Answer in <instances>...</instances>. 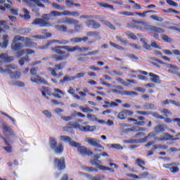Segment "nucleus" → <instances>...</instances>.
<instances>
[{
  "mask_svg": "<svg viewBox=\"0 0 180 180\" xmlns=\"http://www.w3.org/2000/svg\"><path fill=\"white\" fill-rule=\"evenodd\" d=\"M167 4H168V5H170V6H178V4H176V2L172 1V0H166Z\"/></svg>",
  "mask_w": 180,
  "mask_h": 180,
  "instance_id": "nucleus-61",
  "label": "nucleus"
},
{
  "mask_svg": "<svg viewBox=\"0 0 180 180\" xmlns=\"http://www.w3.org/2000/svg\"><path fill=\"white\" fill-rule=\"evenodd\" d=\"M77 146H73L75 147V148H77L78 153L81 154L82 155H86L88 154V149H86V147L85 146H81V143L77 142Z\"/></svg>",
  "mask_w": 180,
  "mask_h": 180,
  "instance_id": "nucleus-15",
  "label": "nucleus"
},
{
  "mask_svg": "<svg viewBox=\"0 0 180 180\" xmlns=\"http://www.w3.org/2000/svg\"><path fill=\"white\" fill-rule=\"evenodd\" d=\"M165 129H167V125L158 124L154 129L155 133H157V134L162 133V131H165Z\"/></svg>",
  "mask_w": 180,
  "mask_h": 180,
  "instance_id": "nucleus-21",
  "label": "nucleus"
},
{
  "mask_svg": "<svg viewBox=\"0 0 180 180\" xmlns=\"http://www.w3.org/2000/svg\"><path fill=\"white\" fill-rule=\"evenodd\" d=\"M161 39H162L164 41H166L167 43H169V41H171V38H169L168 36L165 34H162Z\"/></svg>",
  "mask_w": 180,
  "mask_h": 180,
  "instance_id": "nucleus-58",
  "label": "nucleus"
},
{
  "mask_svg": "<svg viewBox=\"0 0 180 180\" xmlns=\"http://www.w3.org/2000/svg\"><path fill=\"white\" fill-rule=\"evenodd\" d=\"M126 35L129 37V39H132V40L137 39V37L136 34H133V32H126Z\"/></svg>",
  "mask_w": 180,
  "mask_h": 180,
  "instance_id": "nucleus-45",
  "label": "nucleus"
},
{
  "mask_svg": "<svg viewBox=\"0 0 180 180\" xmlns=\"http://www.w3.org/2000/svg\"><path fill=\"white\" fill-rule=\"evenodd\" d=\"M161 113H163V115H165V116L167 117L168 115H172V112H171V111H169L168 109L167 108H164L163 110H162Z\"/></svg>",
  "mask_w": 180,
  "mask_h": 180,
  "instance_id": "nucleus-54",
  "label": "nucleus"
},
{
  "mask_svg": "<svg viewBox=\"0 0 180 180\" xmlns=\"http://www.w3.org/2000/svg\"><path fill=\"white\" fill-rule=\"evenodd\" d=\"M65 65H67V61H63L58 64H56L55 68H48V71L51 72V75H53V77H57L58 75L56 71H61V70H64Z\"/></svg>",
  "mask_w": 180,
  "mask_h": 180,
  "instance_id": "nucleus-4",
  "label": "nucleus"
},
{
  "mask_svg": "<svg viewBox=\"0 0 180 180\" xmlns=\"http://www.w3.org/2000/svg\"><path fill=\"white\" fill-rule=\"evenodd\" d=\"M13 84L15 85V86H21V87L25 86V84L21 81H17L14 82Z\"/></svg>",
  "mask_w": 180,
  "mask_h": 180,
  "instance_id": "nucleus-62",
  "label": "nucleus"
},
{
  "mask_svg": "<svg viewBox=\"0 0 180 180\" xmlns=\"http://www.w3.org/2000/svg\"><path fill=\"white\" fill-rule=\"evenodd\" d=\"M49 146L51 148H52V150L53 148H56V147L57 146V141L56 140L55 138H53V137L49 138Z\"/></svg>",
  "mask_w": 180,
  "mask_h": 180,
  "instance_id": "nucleus-29",
  "label": "nucleus"
},
{
  "mask_svg": "<svg viewBox=\"0 0 180 180\" xmlns=\"http://www.w3.org/2000/svg\"><path fill=\"white\" fill-rule=\"evenodd\" d=\"M29 61H30V58L29 57V56H25L22 57L18 60V63L20 64V65H25V63H29Z\"/></svg>",
  "mask_w": 180,
  "mask_h": 180,
  "instance_id": "nucleus-25",
  "label": "nucleus"
},
{
  "mask_svg": "<svg viewBox=\"0 0 180 180\" xmlns=\"http://www.w3.org/2000/svg\"><path fill=\"white\" fill-rule=\"evenodd\" d=\"M135 164L136 165H138L139 167H141L143 165H146V162H144V160H143L140 158H138V159H136Z\"/></svg>",
  "mask_w": 180,
  "mask_h": 180,
  "instance_id": "nucleus-44",
  "label": "nucleus"
},
{
  "mask_svg": "<svg viewBox=\"0 0 180 180\" xmlns=\"http://www.w3.org/2000/svg\"><path fill=\"white\" fill-rule=\"evenodd\" d=\"M151 19H153L154 20H157L158 22H163L164 18L161 17H158L157 15H151Z\"/></svg>",
  "mask_w": 180,
  "mask_h": 180,
  "instance_id": "nucleus-55",
  "label": "nucleus"
},
{
  "mask_svg": "<svg viewBox=\"0 0 180 180\" xmlns=\"http://www.w3.org/2000/svg\"><path fill=\"white\" fill-rule=\"evenodd\" d=\"M166 67H167V68H169L168 70V72H170L171 74H176V75H178V66H175L172 64L167 63L166 64Z\"/></svg>",
  "mask_w": 180,
  "mask_h": 180,
  "instance_id": "nucleus-18",
  "label": "nucleus"
},
{
  "mask_svg": "<svg viewBox=\"0 0 180 180\" xmlns=\"http://www.w3.org/2000/svg\"><path fill=\"white\" fill-rule=\"evenodd\" d=\"M54 164L58 167V169H64L65 168V159L64 158H61L60 159L55 158Z\"/></svg>",
  "mask_w": 180,
  "mask_h": 180,
  "instance_id": "nucleus-9",
  "label": "nucleus"
},
{
  "mask_svg": "<svg viewBox=\"0 0 180 180\" xmlns=\"http://www.w3.org/2000/svg\"><path fill=\"white\" fill-rule=\"evenodd\" d=\"M86 143H88L89 146L96 147V148H103V150L105 148L102 145H101V141L98 139L87 137L86 138Z\"/></svg>",
  "mask_w": 180,
  "mask_h": 180,
  "instance_id": "nucleus-5",
  "label": "nucleus"
},
{
  "mask_svg": "<svg viewBox=\"0 0 180 180\" xmlns=\"http://www.w3.org/2000/svg\"><path fill=\"white\" fill-rule=\"evenodd\" d=\"M52 6L55 9H58V11H65V6L59 5L57 3H52Z\"/></svg>",
  "mask_w": 180,
  "mask_h": 180,
  "instance_id": "nucleus-33",
  "label": "nucleus"
},
{
  "mask_svg": "<svg viewBox=\"0 0 180 180\" xmlns=\"http://www.w3.org/2000/svg\"><path fill=\"white\" fill-rule=\"evenodd\" d=\"M2 126L3 131L5 136H13V131L12 130V128H11V127H9L6 122H4Z\"/></svg>",
  "mask_w": 180,
  "mask_h": 180,
  "instance_id": "nucleus-12",
  "label": "nucleus"
},
{
  "mask_svg": "<svg viewBox=\"0 0 180 180\" xmlns=\"http://www.w3.org/2000/svg\"><path fill=\"white\" fill-rule=\"evenodd\" d=\"M75 77L74 76L65 75L63 79L60 80V84H65V82H68V81H74Z\"/></svg>",
  "mask_w": 180,
  "mask_h": 180,
  "instance_id": "nucleus-24",
  "label": "nucleus"
},
{
  "mask_svg": "<svg viewBox=\"0 0 180 180\" xmlns=\"http://www.w3.org/2000/svg\"><path fill=\"white\" fill-rule=\"evenodd\" d=\"M84 51L83 47H79V46H72V53H74L75 51Z\"/></svg>",
  "mask_w": 180,
  "mask_h": 180,
  "instance_id": "nucleus-47",
  "label": "nucleus"
},
{
  "mask_svg": "<svg viewBox=\"0 0 180 180\" xmlns=\"http://www.w3.org/2000/svg\"><path fill=\"white\" fill-rule=\"evenodd\" d=\"M0 58L4 60L5 63H11V61H13L14 58L13 56H9L6 53L0 54Z\"/></svg>",
  "mask_w": 180,
  "mask_h": 180,
  "instance_id": "nucleus-19",
  "label": "nucleus"
},
{
  "mask_svg": "<svg viewBox=\"0 0 180 180\" xmlns=\"http://www.w3.org/2000/svg\"><path fill=\"white\" fill-rule=\"evenodd\" d=\"M30 81L32 82H35V84H44V85H47V81L42 78L41 77L37 75V76H32L30 78Z\"/></svg>",
  "mask_w": 180,
  "mask_h": 180,
  "instance_id": "nucleus-11",
  "label": "nucleus"
},
{
  "mask_svg": "<svg viewBox=\"0 0 180 180\" xmlns=\"http://www.w3.org/2000/svg\"><path fill=\"white\" fill-rule=\"evenodd\" d=\"M108 146H110L112 148H116V150H123V147L120 144H108Z\"/></svg>",
  "mask_w": 180,
  "mask_h": 180,
  "instance_id": "nucleus-50",
  "label": "nucleus"
},
{
  "mask_svg": "<svg viewBox=\"0 0 180 180\" xmlns=\"http://www.w3.org/2000/svg\"><path fill=\"white\" fill-rule=\"evenodd\" d=\"M150 175V173L148 172H144L143 173H141L139 176V179H143L144 178H147Z\"/></svg>",
  "mask_w": 180,
  "mask_h": 180,
  "instance_id": "nucleus-49",
  "label": "nucleus"
},
{
  "mask_svg": "<svg viewBox=\"0 0 180 180\" xmlns=\"http://www.w3.org/2000/svg\"><path fill=\"white\" fill-rule=\"evenodd\" d=\"M125 143H128L129 144H136L137 143H140V140L139 139H128L125 141Z\"/></svg>",
  "mask_w": 180,
  "mask_h": 180,
  "instance_id": "nucleus-51",
  "label": "nucleus"
},
{
  "mask_svg": "<svg viewBox=\"0 0 180 180\" xmlns=\"http://www.w3.org/2000/svg\"><path fill=\"white\" fill-rule=\"evenodd\" d=\"M80 110L84 113H88V112H94V110L89 108V107L84 108L82 106L79 107Z\"/></svg>",
  "mask_w": 180,
  "mask_h": 180,
  "instance_id": "nucleus-46",
  "label": "nucleus"
},
{
  "mask_svg": "<svg viewBox=\"0 0 180 180\" xmlns=\"http://www.w3.org/2000/svg\"><path fill=\"white\" fill-rule=\"evenodd\" d=\"M150 115H152V116H153V117H155V119H159L160 120H162L165 119L164 116L160 115L158 112H151Z\"/></svg>",
  "mask_w": 180,
  "mask_h": 180,
  "instance_id": "nucleus-36",
  "label": "nucleus"
},
{
  "mask_svg": "<svg viewBox=\"0 0 180 180\" xmlns=\"http://www.w3.org/2000/svg\"><path fill=\"white\" fill-rule=\"evenodd\" d=\"M71 43H81V37H74L70 39Z\"/></svg>",
  "mask_w": 180,
  "mask_h": 180,
  "instance_id": "nucleus-59",
  "label": "nucleus"
},
{
  "mask_svg": "<svg viewBox=\"0 0 180 180\" xmlns=\"http://www.w3.org/2000/svg\"><path fill=\"white\" fill-rule=\"evenodd\" d=\"M87 27H92V29H99L101 28V25L94 20H89L85 22Z\"/></svg>",
  "mask_w": 180,
  "mask_h": 180,
  "instance_id": "nucleus-14",
  "label": "nucleus"
},
{
  "mask_svg": "<svg viewBox=\"0 0 180 180\" xmlns=\"http://www.w3.org/2000/svg\"><path fill=\"white\" fill-rule=\"evenodd\" d=\"M33 37H34L35 39H46L47 37H51V33L46 32V37H44L43 35H35V36H33Z\"/></svg>",
  "mask_w": 180,
  "mask_h": 180,
  "instance_id": "nucleus-38",
  "label": "nucleus"
},
{
  "mask_svg": "<svg viewBox=\"0 0 180 180\" xmlns=\"http://www.w3.org/2000/svg\"><path fill=\"white\" fill-rule=\"evenodd\" d=\"M23 44L20 42H12L11 49L14 51H19L20 49H22Z\"/></svg>",
  "mask_w": 180,
  "mask_h": 180,
  "instance_id": "nucleus-20",
  "label": "nucleus"
},
{
  "mask_svg": "<svg viewBox=\"0 0 180 180\" xmlns=\"http://www.w3.org/2000/svg\"><path fill=\"white\" fill-rule=\"evenodd\" d=\"M155 139L158 141H168V140L175 141L176 140H179V138L174 139V136L169 135L168 133H164L163 135L160 136L159 138L155 137Z\"/></svg>",
  "mask_w": 180,
  "mask_h": 180,
  "instance_id": "nucleus-7",
  "label": "nucleus"
},
{
  "mask_svg": "<svg viewBox=\"0 0 180 180\" xmlns=\"http://www.w3.org/2000/svg\"><path fill=\"white\" fill-rule=\"evenodd\" d=\"M22 11L25 13L22 18H24L25 20H27V19H30V15L29 14V11H27V9L26 8H23Z\"/></svg>",
  "mask_w": 180,
  "mask_h": 180,
  "instance_id": "nucleus-43",
  "label": "nucleus"
},
{
  "mask_svg": "<svg viewBox=\"0 0 180 180\" xmlns=\"http://www.w3.org/2000/svg\"><path fill=\"white\" fill-rule=\"evenodd\" d=\"M169 171L172 174H176V172H179V167L176 166H170Z\"/></svg>",
  "mask_w": 180,
  "mask_h": 180,
  "instance_id": "nucleus-41",
  "label": "nucleus"
},
{
  "mask_svg": "<svg viewBox=\"0 0 180 180\" xmlns=\"http://www.w3.org/2000/svg\"><path fill=\"white\" fill-rule=\"evenodd\" d=\"M4 143L6 144V146L4 147V150H5L6 151V153H12V146H11V144H9V143L8 142V141H6V139L5 138H4Z\"/></svg>",
  "mask_w": 180,
  "mask_h": 180,
  "instance_id": "nucleus-27",
  "label": "nucleus"
},
{
  "mask_svg": "<svg viewBox=\"0 0 180 180\" xmlns=\"http://www.w3.org/2000/svg\"><path fill=\"white\" fill-rule=\"evenodd\" d=\"M18 70V66L15 65H6L5 71L10 75L13 79H19L20 78V72L16 71Z\"/></svg>",
  "mask_w": 180,
  "mask_h": 180,
  "instance_id": "nucleus-2",
  "label": "nucleus"
},
{
  "mask_svg": "<svg viewBox=\"0 0 180 180\" xmlns=\"http://www.w3.org/2000/svg\"><path fill=\"white\" fill-rule=\"evenodd\" d=\"M70 53H64L63 55H53L51 56V58L55 60V61H64L65 60L70 58Z\"/></svg>",
  "mask_w": 180,
  "mask_h": 180,
  "instance_id": "nucleus-10",
  "label": "nucleus"
},
{
  "mask_svg": "<svg viewBox=\"0 0 180 180\" xmlns=\"http://www.w3.org/2000/svg\"><path fill=\"white\" fill-rule=\"evenodd\" d=\"M95 129H96V127L95 126H85L84 129V131H94V130H95Z\"/></svg>",
  "mask_w": 180,
  "mask_h": 180,
  "instance_id": "nucleus-42",
  "label": "nucleus"
},
{
  "mask_svg": "<svg viewBox=\"0 0 180 180\" xmlns=\"http://www.w3.org/2000/svg\"><path fill=\"white\" fill-rule=\"evenodd\" d=\"M148 75H149V77H150V81H151V82H154V84H161L160 76L153 72H150Z\"/></svg>",
  "mask_w": 180,
  "mask_h": 180,
  "instance_id": "nucleus-16",
  "label": "nucleus"
},
{
  "mask_svg": "<svg viewBox=\"0 0 180 180\" xmlns=\"http://www.w3.org/2000/svg\"><path fill=\"white\" fill-rule=\"evenodd\" d=\"M138 115H144L145 116H148V115H151V111H136Z\"/></svg>",
  "mask_w": 180,
  "mask_h": 180,
  "instance_id": "nucleus-53",
  "label": "nucleus"
},
{
  "mask_svg": "<svg viewBox=\"0 0 180 180\" xmlns=\"http://www.w3.org/2000/svg\"><path fill=\"white\" fill-rule=\"evenodd\" d=\"M24 41L25 47H32V46H33V43L30 41V38L25 37Z\"/></svg>",
  "mask_w": 180,
  "mask_h": 180,
  "instance_id": "nucleus-39",
  "label": "nucleus"
},
{
  "mask_svg": "<svg viewBox=\"0 0 180 180\" xmlns=\"http://www.w3.org/2000/svg\"><path fill=\"white\" fill-rule=\"evenodd\" d=\"M99 169H101V171H110V172H115L114 168L108 167L106 166L101 165L98 166Z\"/></svg>",
  "mask_w": 180,
  "mask_h": 180,
  "instance_id": "nucleus-35",
  "label": "nucleus"
},
{
  "mask_svg": "<svg viewBox=\"0 0 180 180\" xmlns=\"http://www.w3.org/2000/svg\"><path fill=\"white\" fill-rule=\"evenodd\" d=\"M143 108L146 110H153L154 109H156L155 105L151 103H145L143 105Z\"/></svg>",
  "mask_w": 180,
  "mask_h": 180,
  "instance_id": "nucleus-28",
  "label": "nucleus"
},
{
  "mask_svg": "<svg viewBox=\"0 0 180 180\" xmlns=\"http://www.w3.org/2000/svg\"><path fill=\"white\" fill-rule=\"evenodd\" d=\"M54 27L56 30H58V32H63V33L68 32V27L64 25H56Z\"/></svg>",
  "mask_w": 180,
  "mask_h": 180,
  "instance_id": "nucleus-22",
  "label": "nucleus"
},
{
  "mask_svg": "<svg viewBox=\"0 0 180 180\" xmlns=\"http://www.w3.org/2000/svg\"><path fill=\"white\" fill-rule=\"evenodd\" d=\"M87 118L89 119V120H92V121H95V120H98V118L96 117V115H92V114H88Z\"/></svg>",
  "mask_w": 180,
  "mask_h": 180,
  "instance_id": "nucleus-60",
  "label": "nucleus"
},
{
  "mask_svg": "<svg viewBox=\"0 0 180 180\" xmlns=\"http://www.w3.org/2000/svg\"><path fill=\"white\" fill-rule=\"evenodd\" d=\"M69 129H78V124L75 122H70L63 127L65 131H68Z\"/></svg>",
  "mask_w": 180,
  "mask_h": 180,
  "instance_id": "nucleus-17",
  "label": "nucleus"
},
{
  "mask_svg": "<svg viewBox=\"0 0 180 180\" xmlns=\"http://www.w3.org/2000/svg\"><path fill=\"white\" fill-rule=\"evenodd\" d=\"M57 23H67V25H78L79 23V21L74 18L65 17L63 18H59L57 20Z\"/></svg>",
  "mask_w": 180,
  "mask_h": 180,
  "instance_id": "nucleus-6",
  "label": "nucleus"
},
{
  "mask_svg": "<svg viewBox=\"0 0 180 180\" xmlns=\"http://www.w3.org/2000/svg\"><path fill=\"white\" fill-rule=\"evenodd\" d=\"M67 50L68 53L65 52V51H63L61 49ZM72 46H56L51 49L52 51H54V53H56V54H70V53H72Z\"/></svg>",
  "mask_w": 180,
  "mask_h": 180,
  "instance_id": "nucleus-3",
  "label": "nucleus"
},
{
  "mask_svg": "<svg viewBox=\"0 0 180 180\" xmlns=\"http://www.w3.org/2000/svg\"><path fill=\"white\" fill-rule=\"evenodd\" d=\"M30 32V29L29 28H22L20 30V34H27Z\"/></svg>",
  "mask_w": 180,
  "mask_h": 180,
  "instance_id": "nucleus-57",
  "label": "nucleus"
},
{
  "mask_svg": "<svg viewBox=\"0 0 180 180\" xmlns=\"http://www.w3.org/2000/svg\"><path fill=\"white\" fill-rule=\"evenodd\" d=\"M87 36L91 37L92 36H96V37H99V32H88Z\"/></svg>",
  "mask_w": 180,
  "mask_h": 180,
  "instance_id": "nucleus-52",
  "label": "nucleus"
},
{
  "mask_svg": "<svg viewBox=\"0 0 180 180\" xmlns=\"http://www.w3.org/2000/svg\"><path fill=\"white\" fill-rule=\"evenodd\" d=\"M90 162L91 165H96V167H98V168L101 167V162H98V160H96V159H95L94 158L90 160Z\"/></svg>",
  "mask_w": 180,
  "mask_h": 180,
  "instance_id": "nucleus-40",
  "label": "nucleus"
},
{
  "mask_svg": "<svg viewBox=\"0 0 180 180\" xmlns=\"http://www.w3.org/2000/svg\"><path fill=\"white\" fill-rule=\"evenodd\" d=\"M154 136H155V134H154V132H152L146 136L144 139H139L140 141L139 143H146V141H147L148 139H151V137H154Z\"/></svg>",
  "mask_w": 180,
  "mask_h": 180,
  "instance_id": "nucleus-32",
  "label": "nucleus"
},
{
  "mask_svg": "<svg viewBox=\"0 0 180 180\" xmlns=\"http://www.w3.org/2000/svg\"><path fill=\"white\" fill-rule=\"evenodd\" d=\"M71 11L65 10L62 13L57 11H52L49 14H44L42 18H35L32 25H39L40 27H51L54 26V24L50 23L49 20L51 19L52 16L55 18L57 16H70Z\"/></svg>",
  "mask_w": 180,
  "mask_h": 180,
  "instance_id": "nucleus-1",
  "label": "nucleus"
},
{
  "mask_svg": "<svg viewBox=\"0 0 180 180\" xmlns=\"http://www.w3.org/2000/svg\"><path fill=\"white\" fill-rule=\"evenodd\" d=\"M149 31L155 32L156 33H164L165 32V30H164V29L157 27L153 26V25H150V27L149 28Z\"/></svg>",
  "mask_w": 180,
  "mask_h": 180,
  "instance_id": "nucleus-23",
  "label": "nucleus"
},
{
  "mask_svg": "<svg viewBox=\"0 0 180 180\" xmlns=\"http://www.w3.org/2000/svg\"><path fill=\"white\" fill-rule=\"evenodd\" d=\"M49 47H50L49 41L47 42L45 45L38 46L37 49H39V50H45L46 49H49Z\"/></svg>",
  "mask_w": 180,
  "mask_h": 180,
  "instance_id": "nucleus-56",
  "label": "nucleus"
},
{
  "mask_svg": "<svg viewBox=\"0 0 180 180\" xmlns=\"http://www.w3.org/2000/svg\"><path fill=\"white\" fill-rule=\"evenodd\" d=\"M100 6H103V8H109L110 9H113V6L108 4L100 3Z\"/></svg>",
  "mask_w": 180,
  "mask_h": 180,
  "instance_id": "nucleus-63",
  "label": "nucleus"
},
{
  "mask_svg": "<svg viewBox=\"0 0 180 180\" xmlns=\"http://www.w3.org/2000/svg\"><path fill=\"white\" fill-rule=\"evenodd\" d=\"M3 44L1 45V47L3 49H6V47H8V44H9V36L5 34L3 37Z\"/></svg>",
  "mask_w": 180,
  "mask_h": 180,
  "instance_id": "nucleus-26",
  "label": "nucleus"
},
{
  "mask_svg": "<svg viewBox=\"0 0 180 180\" xmlns=\"http://www.w3.org/2000/svg\"><path fill=\"white\" fill-rule=\"evenodd\" d=\"M82 27H83L82 24L75 25V30L76 33L79 32V30H81V29H82Z\"/></svg>",
  "mask_w": 180,
  "mask_h": 180,
  "instance_id": "nucleus-64",
  "label": "nucleus"
},
{
  "mask_svg": "<svg viewBox=\"0 0 180 180\" xmlns=\"http://www.w3.org/2000/svg\"><path fill=\"white\" fill-rule=\"evenodd\" d=\"M60 140L61 141H65V143H68L69 146H71V147H77L78 144L77 143V141H72V139L68 136H60L59 137Z\"/></svg>",
  "mask_w": 180,
  "mask_h": 180,
  "instance_id": "nucleus-8",
  "label": "nucleus"
},
{
  "mask_svg": "<svg viewBox=\"0 0 180 180\" xmlns=\"http://www.w3.org/2000/svg\"><path fill=\"white\" fill-rule=\"evenodd\" d=\"M18 41H25V37L20 35H15L12 40L13 43H18Z\"/></svg>",
  "mask_w": 180,
  "mask_h": 180,
  "instance_id": "nucleus-30",
  "label": "nucleus"
},
{
  "mask_svg": "<svg viewBox=\"0 0 180 180\" xmlns=\"http://www.w3.org/2000/svg\"><path fill=\"white\" fill-rule=\"evenodd\" d=\"M53 150H54L56 154H61V153L64 151V146L63 145H59L55 147V148H53Z\"/></svg>",
  "mask_w": 180,
  "mask_h": 180,
  "instance_id": "nucleus-31",
  "label": "nucleus"
},
{
  "mask_svg": "<svg viewBox=\"0 0 180 180\" xmlns=\"http://www.w3.org/2000/svg\"><path fill=\"white\" fill-rule=\"evenodd\" d=\"M140 25H142L146 30H150V27L151 25H148L146 21H141Z\"/></svg>",
  "mask_w": 180,
  "mask_h": 180,
  "instance_id": "nucleus-48",
  "label": "nucleus"
},
{
  "mask_svg": "<svg viewBox=\"0 0 180 180\" xmlns=\"http://www.w3.org/2000/svg\"><path fill=\"white\" fill-rule=\"evenodd\" d=\"M112 92H113L114 94H118L119 95H127V96L137 95V92L130 91H120L117 89H112Z\"/></svg>",
  "mask_w": 180,
  "mask_h": 180,
  "instance_id": "nucleus-13",
  "label": "nucleus"
},
{
  "mask_svg": "<svg viewBox=\"0 0 180 180\" xmlns=\"http://www.w3.org/2000/svg\"><path fill=\"white\" fill-rule=\"evenodd\" d=\"M117 117L118 119H120V120H124V119L127 117L126 115V112H124V110L118 113Z\"/></svg>",
  "mask_w": 180,
  "mask_h": 180,
  "instance_id": "nucleus-37",
  "label": "nucleus"
},
{
  "mask_svg": "<svg viewBox=\"0 0 180 180\" xmlns=\"http://www.w3.org/2000/svg\"><path fill=\"white\" fill-rule=\"evenodd\" d=\"M101 22L103 23V25L108 26V27H110L112 30H116V27L115 25H112L110 22L106 20H101Z\"/></svg>",
  "mask_w": 180,
  "mask_h": 180,
  "instance_id": "nucleus-34",
  "label": "nucleus"
}]
</instances>
